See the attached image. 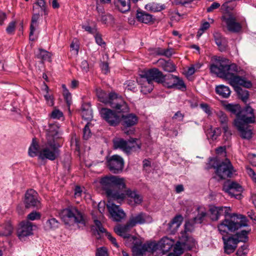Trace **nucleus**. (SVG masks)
Instances as JSON below:
<instances>
[{"mask_svg": "<svg viewBox=\"0 0 256 256\" xmlns=\"http://www.w3.org/2000/svg\"><path fill=\"white\" fill-rule=\"evenodd\" d=\"M228 231L224 235H222V240L224 243V252L228 254L232 253L237 247V244L239 242H246L248 240V232L246 230H242L240 232L236 233L232 236L226 238Z\"/></svg>", "mask_w": 256, "mask_h": 256, "instance_id": "obj_7", "label": "nucleus"}, {"mask_svg": "<svg viewBox=\"0 0 256 256\" xmlns=\"http://www.w3.org/2000/svg\"><path fill=\"white\" fill-rule=\"evenodd\" d=\"M184 117V114L178 111L174 116L172 117L173 120H177L178 122H182Z\"/></svg>", "mask_w": 256, "mask_h": 256, "instance_id": "obj_56", "label": "nucleus"}, {"mask_svg": "<svg viewBox=\"0 0 256 256\" xmlns=\"http://www.w3.org/2000/svg\"><path fill=\"white\" fill-rule=\"evenodd\" d=\"M114 4L123 13L128 12L130 8V0H117L114 2Z\"/></svg>", "mask_w": 256, "mask_h": 256, "instance_id": "obj_32", "label": "nucleus"}, {"mask_svg": "<svg viewBox=\"0 0 256 256\" xmlns=\"http://www.w3.org/2000/svg\"><path fill=\"white\" fill-rule=\"evenodd\" d=\"M39 144L36 138H33L32 144L28 148V154L30 157L38 156L39 154Z\"/></svg>", "mask_w": 256, "mask_h": 256, "instance_id": "obj_33", "label": "nucleus"}, {"mask_svg": "<svg viewBox=\"0 0 256 256\" xmlns=\"http://www.w3.org/2000/svg\"><path fill=\"white\" fill-rule=\"evenodd\" d=\"M112 110L108 108H102L100 111L102 118L110 126H116L118 125L120 120V116L118 114H124V112H117L114 109Z\"/></svg>", "mask_w": 256, "mask_h": 256, "instance_id": "obj_14", "label": "nucleus"}, {"mask_svg": "<svg viewBox=\"0 0 256 256\" xmlns=\"http://www.w3.org/2000/svg\"><path fill=\"white\" fill-rule=\"evenodd\" d=\"M41 218V214L40 212L33 211L30 213L28 216L27 218L28 220H40Z\"/></svg>", "mask_w": 256, "mask_h": 256, "instance_id": "obj_49", "label": "nucleus"}, {"mask_svg": "<svg viewBox=\"0 0 256 256\" xmlns=\"http://www.w3.org/2000/svg\"><path fill=\"white\" fill-rule=\"evenodd\" d=\"M81 108L82 118L86 120H90L92 118V112L90 104H83Z\"/></svg>", "mask_w": 256, "mask_h": 256, "instance_id": "obj_29", "label": "nucleus"}, {"mask_svg": "<svg viewBox=\"0 0 256 256\" xmlns=\"http://www.w3.org/2000/svg\"><path fill=\"white\" fill-rule=\"evenodd\" d=\"M142 84L141 92L144 94L150 92L153 90L152 83L146 80Z\"/></svg>", "mask_w": 256, "mask_h": 256, "instance_id": "obj_41", "label": "nucleus"}, {"mask_svg": "<svg viewBox=\"0 0 256 256\" xmlns=\"http://www.w3.org/2000/svg\"><path fill=\"white\" fill-rule=\"evenodd\" d=\"M106 235L107 236L108 238L110 240V242H112L113 244H114V246H116L117 248L118 247V245L116 242V239L114 238L110 233L107 232H106Z\"/></svg>", "mask_w": 256, "mask_h": 256, "instance_id": "obj_61", "label": "nucleus"}, {"mask_svg": "<svg viewBox=\"0 0 256 256\" xmlns=\"http://www.w3.org/2000/svg\"><path fill=\"white\" fill-rule=\"evenodd\" d=\"M62 116V112L58 110H53L51 114V118H52L60 119Z\"/></svg>", "mask_w": 256, "mask_h": 256, "instance_id": "obj_57", "label": "nucleus"}, {"mask_svg": "<svg viewBox=\"0 0 256 256\" xmlns=\"http://www.w3.org/2000/svg\"><path fill=\"white\" fill-rule=\"evenodd\" d=\"M161 84L168 88H176L182 91L186 90V86L183 80L170 74L164 75Z\"/></svg>", "mask_w": 256, "mask_h": 256, "instance_id": "obj_13", "label": "nucleus"}, {"mask_svg": "<svg viewBox=\"0 0 256 256\" xmlns=\"http://www.w3.org/2000/svg\"><path fill=\"white\" fill-rule=\"evenodd\" d=\"M234 8V2H224L221 6L220 9L222 10L225 12L226 13H228V14H232L230 12Z\"/></svg>", "mask_w": 256, "mask_h": 256, "instance_id": "obj_42", "label": "nucleus"}, {"mask_svg": "<svg viewBox=\"0 0 256 256\" xmlns=\"http://www.w3.org/2000/svg\"><path fill=\"white\" fill-rule=\"evenodd\" d=\"M220 216H224V219L218 226L219 232L224 235L227 230L234 232L243 226H247L246 218L241 214H231L232 209L228 206H218Z\"/></svg>", "mask_w": 256, "mask_h": 256, "instance_id": "obj_3", "label": "nucleus"}, {"mask_svg": "<svg viewBox=\"0 0 256 256\" xmlns=\"http://www.w3.org/2000/svg\"><path fill=\"white\" fill-rule=\"evenodd\" d=\"M136 18L138 22L146 24H152L155 20L152 15L144 11L137 10Z\"/></svg>", "mask_w": 256, "mask_h": 256, "instance_id": "obj_26", "label": "nucleus"}, {"mask_svg": "<svg viewBox=\"0 0 256 256\" xmlns=\"http://www.w3.org/2000/svg\"><path fill=\"white\" fill-rule=\"evenodd\" d=\"M224 108L228 112L236 115V118L238 117L240 112L241 106L238 104H228L224 105Z\"/></svg>", "mask_w": 256, "mask_h": 256, "instance_id": "obj_36", "label": "nucleus"}, {"mask_svg": "<svg viewBox=\"0 0 256 256\" xmlns=\"http://www.w3.org/2000/svg\"><path fill=\"white\" fill-rule=\"evenodd\" d=\"M0 237H6L12 234L13 232V226L10 221L5 222L0 226Z\"/></svg>", "mask_w": 256, "mask_h": 256, "instance_id": "obj_28", "label": "nucleus"}, {"mask_svg": "<svg viewBox=\"0 0 256 256\" xmlns=\"http://www.w3.org/2000/svg\"><path fill=\"white\" fill-rule=\"evenodd\" d=\"M126 88L128 90L135 92L136 90V82L133 80H127L124 84Z\"/></svg>", "mask_w": 256, "mask_h": 256, "instance_id": "obj_44", "label": "nucleus"}, {"mask_svg": "<svg viewBox=\"0 0 256 256\" xmlns=\"http://www.w3.org/2000/svg\"><path fill=\"white\" fill-rule=\"evenodd\" d=\"M32 222H22L20 224V227L17 230V236L22 240H24L25 238L32 235Z\"/></svg>", "mask_w": 256, "mask_h": 256, "instance_id": "obj_20", "label": "nucleus"}, {"mask_svg": "<svg viewBox=\"0 0 256 256\" xmlns=\"http://www.w3.org/2000/svg\"><path fill=\"white\" fill-rule=\"evenodd\" d=\"M16 22H10L6 28V31L8 34H12L15 30Z\"/></svg>", "mask_w": 256, "mask_h": 256, "instance_id": "obj_58", "label": "nucleus"}, {"mask_svg": "<svg viewBox=\"0 0 256 256\" xmlns=\"http://www.w3.org/2000/svg\"><path fill=\"white\" fill-rule=\"evenodd\" d=\"M148 217V216L146 214L141 212L135 216H131L128 221L130 224L134 227L136 224H142L146 223Z\"/></svg>", "mask_w": 256, "mask_h": 256, "instance_id": "obj_24", "label": "nucleus"}, {"mask_svg": "<svg viewBox=\"0 0 256 256\" xmlns=\"http://www.w3.org/2000/svg\"><path fill=\"white\" fill-rule=\"evenodd\" d=\"M217 116L218 118V120L220 123L224 133L230 134L228 131V118L226 115L222 111H220L217 113Z\"/></svg>", "mask_w": 256, "mask_h": 256, "instance_id": "obj_30", "label": "nucleus"}, {"mask_svg": "<svg viewBox=\"0 0 256 256\" xmlns=\"http://www.w3.org/2000/svg\"><path fill=\"white\" fill-rule=\"evenodd\" d=\"M154 52L158 55L164 56L168 58L171 56L172 55V50L170 48L164 49L157 48H155Z\"/></svg>", "mask_w": 256, "mask_h": 256, "instance_id": "obj_40", "label": "nucleus"}, {"mask_svg": "<svg viewBox=\"0 0 256 256\" xmlns=\"http://www.w3.org/2000/svg\"><path fill=\"white\" fill-rule=\"evenodd\" d=\"M158 63L160 65L162 70L168 72H173L176 70L175 66L170 62L166 61L164 59H160Z\"/></svg>", "mask_w": 256, "mask_h": 256, "instance_id": "obj_35", "label": "nucleus"}, {"mask_svg": "<svg viewBox=\"0 0 256 256\" xmlns=\"http://www.w3.org/2000/svg\"><path fill=\"white\" fill-rule=\"evenodd\" d=\"M216 92L217 94L224 98H228L230 94L229 88L224 85L217 86L216 88Z\"/></svg>", "mask_w": 256, "mask_h": 256, "instance_id": "obj_37", "label": "nucleus"}, {"mask_svg": "<svg viewBox=\"0 0 256 256\" xmlns=\"http://www.w3.org/2000/svg\"><path fill=\"white\" fill-rule=\"evenodd\" d=\"M136 138H131L128 141L122 138H115L112 140L114 149H120L125 152L130 153L132 150L140 148V145L136 142Z\"/></svg>", "mask_w": 256, "mask_h": 256, "instance_id": "obj_10", "label": "nucleus"}, {"mask_svg": "<svg viewBox=\"0 0 256 256\" xmlns=\"http://www.w3.org/2000/svg\"><path fill=\"white\" fill-rule=\"evenodd\" d=\"M62 219L65 224L72 225L77 224L79 227L86 226L84 214L75 206H68L64 209L60 214Z\"/></svg>", "mask_w": 256, "mask_h": 256, "instance_id": "obj_6", "label": "nucleus"}, {"mask_svg": "<svg viewBox=\"0 0 256 256\" xmlns=\"http://www.w3.org/2000/svg\"><path fill=\"white\" fill-rule=\"evenodd\" d=\"M222 190L231 196L234 197L237 199L241 198V192L243 190L240 184L235 182H230V180L226 182L224 184Z\"/></svg>", "mask_w": 256, "mask_h": 256, "instance_id": "obj_16", "label": "nucleus"}, {"mask_svg": "<svg viewBox=\"0 0 256 256\" xmlns=\"http://www.w3.org/2000/svg\"><path fill=\"white\" fill-rule=\"evenodd\" d=\"M94 223L96 226V229L98 231V233L100 234V233H104L107 232L106 230L103 227L102 222L98 220H94Z\"/></svg>", "mask_w": 256, "mask_h": 256, "instance_id": "obj_50", "label": "nucleus"}, {"mask_svg": "<svg viewBox=\"0 0 256 256\" xmlns=\"http://www.w3.org/2000/svg\"><path fill=\"white\" fill-rule=\"evenodd\" d=\"M122 124L126 128L132 126L136 124L138 122V117L132 114L126 116L122 114Z\"/></svg>", "mask_w": 256, "mask_h": 256, "instance_id": "obj_27", "label": "nucleus"}, {"mask_svg": "<svg viewBox=\"0 0 256 256\" xmlns=\"http://www.w3.org/2000/svg\"><path fill=\"white\" fill-rule=\"evenodd\" d=\"M200 107L202 108V110L207 114H210L211 110H210V108L209 106L206 104H200Z\"/></svg>", "mask_w": 256, "mask_h": 256, "instance_id": "obj_63", "label": "nucleus"}, {"mask_svg": "<svg viewBox=\"0 0 256 256\" xmlns=\"http://www.w3.org/2000/svg\"><path fill=\"white\" fill-rule=\"evenodd\" d=\"M220 6V4L217 2H213L210 6L207 8L206 12H212L214 10L218 8Z\"/></svg>", "mask_w": 256, "mask_h": 256, "instance_id": "obj_59", "label": "nucleus"}, {"mask_svg": "<svg viewBox=\"0 0 256 256\" xmlns=\"http://www.w3.org/2000/svg\"><path fill=\"white\" fill-rule=\"evenodd\" d=\"M58 226V221L55 218H52L47 220L44 226L46 230H54L57 228Z\"/></svg>", "mask_w": 256, "mask_h": 256, "instance_id": "obj_38", "label": "nucleus"}, {"mask_svg": "<svg viewBox=\"0 0 256 256\" xmlns=\"http://www.w3.org/2000/svg\"><path fill=\"white\" fill-rule=\"evenodd\" d=\"M221 130L220 128H216L214 130H210L208 133V136L212 140H216L217 137L220 135Z\"/></svg>", "mask_w": 256, "mask_h": 256, "instance_id": "obj_43", "label": "nucleus"}, {"mask_svg": "<svg viewBox=\"0 0 256 256\" xmlns=\"http://www.w3.org/2000/svg\"><path fill=\"white\" fill-rule=\"evenodd\" d=\"M40 18V14H34L32 15L31 20V24L30 26V40H34V38L33 37V34L36 30V28L38 26V24L37 22Z\"/></svg>", "mask_w": 256, "mask_h": 256, "instance_id": "obj_34", "label": "nucleus"}, {"mask_svg": "<svg viewBox=\"0 0 256 256\" xmlns=\"http://www.w3.org/2000/svg\"><path fill=\"white\" fill-rule=\"evenodd\" d=\"M216 44L221 51L224 50L226 46V40L220 33L216 32L214 34Z\"/></svg>", "mask_w": 256, "mask_h": 256, "instance_id": "obj_31", "label": "nucleus"}, {"mask_svg": "<svg viewBox=\"0 0 256 256\" xmlns=\"http://www.w3.org/2000/svg\"><path fill=\"white\" fill-rule=\"evenodd\" d=\"M163 76L161 71L156 68H153L145 71L141 74V78L152 83L154 81L158 84H161Z\"/></svg>", "mask_w": 256, "mask_h": 256, "instance_id": "obj_18", "label": "nucleus"}, {"mask_svg": "<svg viewBox=\"0 0 256 256\" xmlns=\"http://www.w3.org/2000/svg\"><path fill=\"white\" fill-rule=\"evenodd\" d=\"M174 242L168 237L162 238L158 242V249L164 253L168 252L174 245Z\"/></svg>", "mask_w": 256, "mask_h": 256, "instance_id": "obj_25", "label": "nucleus"}, {"mask_svg": "<svg viewBox=\"0 0 256 256\" xmlns=\"http://www.w3.org/2000/svg\"><path fill=\"white\" fill-rule=\"evenodd\" d=\"M107 166L110 172L118 174L122 170L124 166L123 158L118 155L112 156L106 160Z\"/></svg>", "mask_w": 256, "mask_h": 256, "instance_id": "obj_17", "label": "nucleus"}, {"mask_svg": "<svg viewBox=\"0 0 256 256\" xmlns=\"http://www.w3.org/2000/svg\"><path fill=\"white\" fill-rule=\"evenodd\" d=\"M24 204L26 208H36L39 210L42 204L38 192L33 189L26 190L23 199Z\"/></svg>", "mask_w": 256, "mask_h": 256, "instance_id": "obj_11", "label": "nucleus"}, {"mask_svg": "<svg viewBox=\"0 0 256 256\" xmlns=\"http://www.w3.org/2000/svg\"><path fill=\"white\" fill-rule=\"evenodd\" d=\"M95 40L96 42L100 46H102V44H105V42L103 41L102 38V36L99 34H96L95 36Z\"/></svg>", "mask_w": 256, "mask_h": 256, "instance_id": "obj_62", "label": "nucleus"}, {"mask_svg": "<svg viewBox=\"0 0 256 256\" xmlns=\"http://www.w3.org/2000/svg\"><path fill=\"white\" fill-rule=\"evenodd\" d=\"M221 19L226 22L228 30L230 32H238L241 30L240 24L236 22V18L232 14H226L222 16Z\"/></svg>", "mask_w": 256, "mask_h": 256, "instance_id": "obj_19", "label": "nucleus"}, {"mask_svg": "<svg viewBox=\"0 0 256 256\" xmlns=\"http://www.w3.org/2000/svg\"><path fill=\"white\" fill-rule=\"evenodd\" d=\"M39 57L43 60L50 61L51 54L50 52L46 50H40Z\"/></svg>", "mask_w": 256, "mask_h": 256, "instance_id": "obj_51", "label": "nucleus"}, {"mask_svg": "<svg viewBox=\"0 0 256 256\" xmlns=\"http://www.w3.org/2000/svg\"><path fill=\"white\" fill-rule=\"evenodd\" d=\"M211 168L216 169V173L221 180L230 178L234 172L233 166L230 160L227 158L216 166L212 164L209 168Z\"/></svg>", "mask_w": 256, "mask_h": 256, "instance_id": "obj_12", "label": "nucleus"}, {"mask_svg": "<svg viewBox=\"0 0 256 256\" xmlns=\"http://www.w3.org/2000/svg\"><path fill=\"white\" fill-rule=\"evenodd\" d=\"M248 170V173L250 176L251 177V178L253 180L254 182H256V174L254 170L253 169H252L250 168H247Z\"/></svg>", "mask_w": 256, "mask_h": 256, "instance_id": "obj_64", "label": "nucleus"}, {"mask_svg": "<svg viewBox=\"0 0 256 256\" xmlns=\"http://www.w3.org/2000/svg\"><path fill=\"white\" fill-rule=\"evenodd\" d=\"M254 110L249 105L240 109V114L234 121V124L240 132V136L249 140L252 137V131L248 125L255 122Z\"/></svg>", "mask_w": 256, "mask_h": 256, "instance_id": "obj_4", "label": "nucleus"}, {"mask_svg": "<svg viewBox=\"0 0 256 256\" xmlns=\"http://www.w3.org/2000/svg\"><path fill=\"white\" fill-rule=\"evenodd\" d=\"M207 214L206 212H202L198 213V215L194 218V223L201 224L204 220Z\"/></svg>", "mask_w": 256, "mask_h": 256, "instance_id": "obj_48", "label": "nucleus"}, {"mask_svg": "<svg viewBox=\"0 0 256 256\" xmlns=\"http://www.w3.org/2000/svg\"><path fill=\"white\" fill-rule=\"evenodd\" d=\"M133 227L130 224L128 220L124 225H118L114 228V232L126 240L125 243L126 245H128V242H131L132 246L138 238L137 237L132 236L128 233V232Z\"/></svg>", "mask_w": 256, "mask_h": 256, "instance_id": "obj_15", "label": "nucleus"}, {"mask_svg": "<svg viewBox=\"0 0 256 256\" xmlns=\"http://www.w3.org/2000/svg\"><path fill=\"white\" fill-rule=\"evenodd\" d=\"M64 96L68 106H70L72 103V96L68 90H64Z\"/></svg>", "mask_w": 256, "mask_h": 256, "instance_id": "obj_55", "label": "nucleus"}, {"mask_svg": "<svg viewBox=\"0 0 256 256\" xmlns=\"http://www.w3.org/2000/svg\"><path fill=\"white\" fill-rule=\"evenodd\" d=\"M100 183L107 196L111 198L123 201L126 198L133 200L136 204H140L142 202V196L136 190L127 188L125 179L116 176H106L102 178Z\"/></svg>", "mask_w": 256, "mask_h": 256, "instance_id": "obj_2", "label": "nucleus"}, {"mask_svg": "<svg viewBox=\"0 0 256 256\" xmlns=\"http://www.w3.org/2000/svg\"><path fill=\"white\" fill-rule=\"evenodd\" d=\"M210 70L212 73L218 76L227 80L229 84L234 87L236 92L238 98L244 103L247 102L249 98L248 90H243L238 85L246 88H249L252 87V83L248 80L245 78L236 75L242 70L236 64L231 63L229 60L224 58H219L216 60V64L210 66Z\"/></svg>", "mask_w": 256, "mask_h": 256, "instance_id": "obj_1", "label": "nucleus"}, {"mask_svg": "<svg viewBox=\"0 0 256 256\" xmlns=\"http://www.w3.org/2000/svg\"><path fill=\"white\" fill-rule=\"evenodd\" d=\"M36 4L40 7L41 11L44 12V15H48V11L46 10L44 0H38Z\"/></svg>", "mask_w": 256, "mask_h": 256, "instance_id": "obj_52", "label": "nucleus"}, {"mask_svg": "<svg viewBox=\"0 0 256 256\" xmlns=\"http://www.w3.org/2000/svg\"><path fill=\"white\" fill-rule=\"evenodd\" d=\"M90 122H88L83 128V138L87 140L91 136V131L90 129Z\"/></svg>", "mask_w": 256, "mask_h": 256, "instance_id": "obj_46", "label": "nucleus"}, {"mask_svg": "<svg viewBox=\"0 0 256 256\" xmlns=\"http://www.w3.org/2000/svg\"><path fill=\"white\" fill-rule=\"evenodd\" d=\"M132 252L135 256H142L146 252H154L158 250V244L148 242L142 244V240L138 238L132 247Z\"/></svg>", "mask_w": 256, "mask_h": 256, "instance_id": "obj_9", "label": "nucleus"}, {"mask_svg": "<svg viewBox=\"0 0 256 256\" xmlns=\"http://www.w3.org/2000/svg\"><path fill=\"white\" fill-rule=\"evenodd\" d=\"M184 218L181 214L176 216L168 223V230L172 234H174L183 221Z\"/></svg>", "mask_w": 256, "mask_h": 256, "instance_id": "obj_22", "label": "nucleus"}, {"mask_svg": "<svg viewBox=\"0 0 256 256\" xmlns=\"http://www.w3.org/2000/svg\"><path fill=\"white\" fill-rule=\"evenodd\" d=\"M114 20L113 16L110 14L102 15L100 16V21L104 24H107L108 22H113Z\"/></svg>", "mask_w": 256, "mask_h": 256, "instance_id": "obj_53", "label": "nucleus"}, {"mask_svg": "<svg viewBox=\"0 0 256 256\" xmlns=\"http://www.w3.org/2000/svg\"><path fill=\"white\" fill-rule=\"evenodd\" d=\"M150 10L156 12H160L164 9L165 6L164 5H160L158 4L152 3L148 6Z\"/></svg>", "mask_w": 256, "mask_h": 256, "instance_id": "obj_45", "label": "nucleus"}, {"mask_svg": "<svg viewBox=\"0 0 256 256\" xmlns=\"http://www.w3.org/2000/svg\"><path fill=\"white\" fill-rule=\"evenodd\" d=\"M46 132V141H55V139L58 138V127L55 124H49L48 128L45 126Z\"/></svg>", "mask_w": 256, "mask_h": 256, "instance_id": "obj_23", "label": "nucleus"}, {"mask_svg": "<svg viewBox=\"0 0 256 256\" xmlns=\"http://www.w3.org/2000/svg\"><path fill=\"white\" fill-rule=\"evenodd\" d=\"M99 100L106 104H108L117 112H128L129 108L126 102L121 96H118L115 92L107 94L101 90L98 92Z\"/></svg>", "mask_w": 256, "mask_h": 256, "instance_id": "obj_5", "label": "nucleus"}, {"mask_svg": "<svg viewBox=\"0 0 256 256\" xmlns=\"http://www.w3.org/2000/svg\"><path fill=\"white\" fill-rule=\"evenodd\" d=\"M100 67L102 72L104 74H106L110 72L108 64L107 62H102Z\"/></svg>", "mask_w": 256, "mask_h": 256, "instance_id": "obj_60", "label": "nucleus"}, {"mask_svg": "<svg viewBox=\"0 0 256 256\" xmlns=\"http://www.w3.org/2000/svg\"><path fill=\"white\" fill-rule=\"evenodd\" d=\"M107 249L106 247L102 246L97 249L96 256H108Z\"/></svg>", "mask_w": 256, "mask_h": 256, "instance_id": "obj_54", "label": "nucleus"}, {"mask_svg": "<svg viewBox=\"0 0 256 256\" xmlns=\"http://www.w3.org/2000/svg\"><path fill=\"white\" fill-rule=\"evenodd\" d=\"M60 145L56 141H46L45 146L39 152L38 158L41 160L48 159L54 160L60 155Z\"/></svg>", "mask_w": 256, "mask_h": 256, "instance_id": "obj_8", "label": "nucleus"}, {"mask_svg": "<svg viewBox=\"0 0 256 256\" xmlns=\"http://www.w3.org/2000/svg\"><path fill=\"white\" fill-rule=\"evenodd\" d=\"M108 210L114 221L120 222L126 217V214L124 210L118 206L114 204H112L111 206H108Z\"/></svg>", "mask_w": 256, "mask_h": 256, "instance_id": "obj_21", "label": "nucleus"}, {"mask_svg": "<svg viewBox=\"0 0 256 256\" xmlns=\"http://www.w3.org/2000/svg\"><path fill=\"white\" fill-rule=\"evenodd\" d=\"M218 207L211 206L209 209V216L210 220L212 221H217L220 217V212L218 210Z\"/></svg>", "mask_w": 256, "mask_h": 256, "instance_id": "obj_39", "label": "nucleus"}, {"mask_svg": "<svg viewBox=\"0 0 256 256\" xmlns=\"http://www.w3.org/2000/svg\"><path fill=\"white\" fill-rule=\"evenodd\" d=\"M186 240L182 242V244L189 250L195 245V240L192 238L186 237Z\"/></svg>", "mask_w": 256, "mask_h": 256, "instance_id": "obj_47", "label": "nucleus"}]
</instances>
